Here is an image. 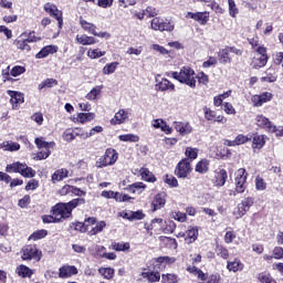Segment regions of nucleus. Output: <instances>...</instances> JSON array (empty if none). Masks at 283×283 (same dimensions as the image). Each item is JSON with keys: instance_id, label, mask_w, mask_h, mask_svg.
<instances>
[{"instance_id": "f257e3e1", "label": "nucleus", "mask_w": 283, "mask_h": 283, "mask_svg": "<svg viewBox=\"0 0 283 283\" xmlns=\"http://www.w3.org/2000/svg\"><path fill=\"white\" fill-rule=\"evenodd\" d=\"M80 205H85V199L77 198L73 199L66 203H56L52 207L51 213L55 217L56 222H62L72 217V211L76 209Z\"/></svg>"}, {"instance_id": "f03ea898", "label": "nucleus", "mask_w": 283, "mask_h": 283, "mask_svg": "<svg viewBox=\"0 0 283 283\" xmlns=\"http://www.w3.org/2000/svg\"><path fill=\"white\" fill-rule=\"evenodd\" d=\"M171 76L176 81H179V83H184L185 85H188V87L196 90V71L191 67L184 66L180 72H171Z\"/></svg>"}, {"instance_id": "7ed1b4c3", "label": "nucleus", "mask_w": 283, "mask_h": 283, "mask_svg": "<svg viewBox=\"0 0 283 283\" xmlns=\"http://www.w3.org/2000/svg\"><path fill=\"white\" fill-rule=\"evenodd\" d=\"M38 149H44L39 151L35 157L34 160H45L48 158H50V155L52 154V150L54 148V142H45V139L43 137H36L34 140Z\"/></svg>"}, {"instance_id": "20e7f679", "label": "nucleus", "mask_w": 283, "mask_h": 283, "mask_svg": "<svg viewBox=\"0 0 283 283\" xmlns=\"http://www.w3.org/2000/svg\"><path fill=\"white\" fill-rule=\"evenodd\" d=\"M6 171H8V174H20L24 178H34V176H36V171L32 169V167L19 161L7 165Z\"/></svg>"}, {"instance_id": "39448f33", "label": "nucleus", "mask_w": 283, "mask_h": 283, "mask_svg": "<svg viewBox=\"0 0 283 283\" xmlns=\"http://www.w3.org/2000/svg\"><path fill=\"white\" fill-rule=\"evenodd\" d=\"M21 258L24 261L34 260L35 262H41L43 258V252L36 248V245H25L21 250Z\"/></svg>"}, {"instance_id": "423d86ee", "label": "nucleus", "mask_w": 283, "mask_h": 283, "mask_svg": "<svg viewBox=\"0 0 283 283\" xmlns=\"http://www.w3.org/2000/svg\"><path fill=\"white\" fill-rule=\"evenodd\" d=\"M248 177H249V174L247 172V169L240 168L237 170L235 178H234L237 193H244V191L247 190Z\"/></svg>"}, {"instance_id": "0eeeda50", "label": "nucleus", "mask_w": 283, "mask_h": 283, "mask_svg": "<svg viewBox=\"0 0 283 283\" xmlns=\"http://www.w3.org/2000/svg\"><path fill=\"white\" fill-rule=\"evenodd\" d=\"M191 161L189 159H181L175 169V176L177 178H187L191 174Z\"/></svg>"}, {"instance_id": "6e6552de", "label": "nucleus", "mask_w": 283, "mask_h": 283, "mask_svg": "<svg viewBox=\"0 0 283 283\" xmlns=\"http://www.w3.org/2000/svg\"><path fill=\"white\" fill-rule=\"evenodd\" d=\"M150 25L151 30H158L159 32H172L174 30L171 22L160 18H154Z\"/></svg>"}, {"instance_id": "1a4fd4ad", "label": "nucleus", "mask_w": 283, "mask_h": 283, "mask_svg": "<svg viewBox=\"0 0 283 283\" xmlns=\"http://www.w3.org/2000/svg\"><path fill=\"white\" fill-rule=\"evenodd\" d=\"M8 96H10V103L12 109H19V106L24 103L23 93L17 91H7Z\"/></svg>"}, {"instance_id": "9d476101", "label": "nucleus", "mask_w": 283, "mask_h": 283, "mask_svg": "<svg viewBox=\"0 0 283 283\" xmlns=\"http://www.w3.org/2000/svg\"><path fill=\"white\" fill-rule=\"evenodd\" d=\"M228 178H229V174L227 172V170L218 169L214 171V178L212 182L214 187H224Z\"/></svg>"}, {"instance_id": "9b49d317", "label": "nucleus", "mask_w": 283, "mask_h": 283, "mask_svg": "<svg viewBox=\"0 0 283 283\" xmlns=\"http://www.w3.org/2000/svg\"><path fill=\"white\" fill-rule=\"evenodd\" d=\"M256 125L259 127H263V129H268V132H271L272 134L277 132V127L269 120L264 115H258L256 116Z\"/></svg>"}, {"instance_id": "f8f14e48", "label": "nucleus", "mask_w": 283, "mask_h": 283, "mask_svg": "<svg viewBox=\"0 0 283 283\" xmlns=\"http://www.w3.org/2000/svg\"><path fill=\"white\" fill-rule=\"evenodd\" d=\"M175 129L180 136H187L193 132V127L189 122H175Z\"/></svg>"}, {"instance_id": "ddd939ff", "label": "nucleus", "mask_w": 283, "mask_h": 283, "mask_svg": "<svg viewBox=\"0 0 283 283\" xmlns=\"http://www.w3.org/2000/svg\"><path fill=\"white\" fill-rule=\"evenodd\" d=\"M165 205H167V195L165 192L156 195L153 200V211H158V209H163Z\"/></svg>"}, {"instance_id": "4468645a", "label": "nucleus", "mask_w": 283, "mask_h": 283, "mask_svg": "<svg viewBox=\"0 0 283 283\" xmlns=\"http://www.w3.org/2000/svg\"><path fill=\"white\" fill-rule=\"evenodd\" d=\"M127 118H129V113H127L125 109H119L111 119V125H123Z\"/></svg>"}, {"instance_id": "2eb2a0df", "label": "nucleus", "mask_w": 283, "mask_h": 283, "mask_svg": "<svg viewBox=\"0 0 283 283\" xmlns=\"http://www.w3.org/2000/svg\"><path fill=\"white\" fill-rule=\"evenodd\" d=\"M78 273V270L74 265H64L60 268L59 277L65 279V277H72V275H76Z\"/></svg>"}, {"instance_id": "dca6fc26", "label": "nucleus", "mask_w": 283, "mask_h": 283, "mask_svg": "<svg viewBox=\"0 0 283 283\" xmlns=\"http://www.w3.org/2000/svg\"><path fill=\"white\" fill-rule=\"evenodd\" d=\"M59 52V46L56 45H46L39 53H36V59H45L50 56V54H56Z\"/></svg>"}, {"instance_id": "f3484780", "label": "nucleus", "mask_w": 283, "mask_h": 283, "mask_svg": "<svg viewBox=\"0 0 283 283\" xmlns=\"http://www.w3.org/2000/svg\"><path fill=\"white\" fill-rule=\"evenodd\" d=\"M266 145V135L254 134L252 137V149H262Z\"/></svg>"}, {"instance_id": "a211bd4d", "label": "nucleus", "mask_w": 283, "mask_h": 283, "mask_svg": "<svg viewBox=\"0 0 283 283\" xmlns=\"http://www.w3.org/2000/svg\"><path fill=\"white\" fill-rule=\"evenodd\" d=\"M227 269L232 273H238L239 271H244V263L240 259H234L227 262Z\"/></svg>"}, {"instance_id": "6ab92c4d", "label": "nucleus", "mask_w": 283, "mask_h": 283, "mask_svg": "<svg viewBox=\"0 0 283 283\" xmlns=\"http://www.w3.org/2000/svg\"><path fill=\"white\" fill-rule=\"evenodd\" d=\"M0 149L3 151H19L21 145L17 142L4 140L0 144Z\"/></svg>"}, {"instance_id": "aec40b11", "label": "nucleus", "mask_w": 283, "mask_h": 283, "mask_svg": "<svg viewBox=\"0 0 283 283\" xmlns=\"http://www.w3.org/2000/svg\"><path fill=\"white\" fill-rule=\"evenodd\" d=\"M104 157L106 159V163H108L109 166L115 165L116 160H118V153L114 148H107Z\"/></svg>"}, {"instance_id": "412c9836", "label": "nucleus", "mask_w": 283, "mask_h": 283, "mask_svg": "<svg viewBox=\"0 0 283 283\" xmlns=\"http://www.w3.org/2000/svg\"><path fill=\"white\" fill-rule=\"evenodd\" d=\"M69 174L70 171H67V169L64 168L56 170L51 177L53 185H56V182H61V180H65Z\"/></svg>"}, {"instance_id": "4be33fe9", "label": "nucleus", "mask_w": 283, "mask_h": 283, "mask_svg": "<svg viewBox=\"0 0 283 283\" xmlns=\"http://www.w3.org/2000/svg\"><path fill=\"white\" fill-rule=\"evenodd\" d=\"M15 273L20 277H32V275H34V270L30 269L28 265L21 264L15 269Z\"/></svg>"}, {"instance_id": "5701e85b", "label": "nucleus", "mask_w": 283, "mask_h": 283, "mask_svg": "<svg viewBox=\"0 0 283 283\" xmlns=\"http://www.w3.org/2000/svg\"><path fill=\"white\" fill-rule=\"evenodd\" d=\"M87 222H96V218L94 217H90L87 219L84 220V222H76V223H72L75 231H80L81 233H86L87 230Z\"/></svg>"}, {"instance_id": "b1692460", "label": "nucleus", "mask_w": 283, "mask_h": 283, "mask_svg": "<svg viewBox=\"0 0 283 283\" xmlns=\"http://www.w3.org/2000/svg\"><path fill=\"white\" fill-rule=\"evenodd\" d=\"M76 41L80 43V45H94L98 43L96 38L90 36V35H76Z\"/></svg>"}, {"instance_id": "393cba45", "label": "nucleus", "mask_w": 283, "mask_h": 283, "mask_svg": "<svg viewBox=\"0 0 283 283\" xmlns=\"http://www.w3.org/2000/svg\"><path fill=\"white\" fill-rule=\"evenodd\" d=\"M266 63H269V55H256L252 61V65L255 70L264 67Z\"/></svg>"}, {"instance_id": "a878e982", "label": "nucleus", "mask_w": 283, "mask_h": 283, "mask_svg": "<svg viewBox=\"0 0 283 283\" xmlns=\"http://www.w3.org/2000/svg\"><path fill=\"white\" fill-rule=\"evenodd\" d=\"M80 25L85 32H88V34H96V24L87 22V20H83V18H80Z\"/></svg>"}, {"instance_id": "bb28decb", "label": "nucleus", "mask_w": 283, "mask_h": 283, "mask_svg": "<svg viewBox=\"0 0 283 283\" xmlns=\"http://www.w3.org/2000/svg\"><path fill=\"white\" fill-rule=\"evenodd\" d=\"M229 54H231V52L229 51V46H227L226 49H221L218 52V59L220 63H222L223 65H227V63H231V56H229Z\"/></svg>"}, {"instance_id": "cd10ccee", "label": "nucleus", "mask_w": 283, "mask_h": 283, "mask_svg": "<svg viewBox=\"0 0 283 283\" xmlns=\"http://www.w3.org/2000/svg\"><path fill=\"white\" fill-rule=\"evenodd\" d=\"M44 12L50 14V17H54V19H55L56 14H61L63 11L59 10L56 4H54L52 2H46L44 4Z\"/></svg>"}, {"instance_id": "c85d7f7f", "label": "nucleus", "mask_w": 283, "mask_h": 283, "mask_svg": "<svg viewBox=\"0 0 283 283\" xmlns=\"http://www.w3.org/2000/svg\"><path fill=\"white\" fill-rule=\"evenodd\" d=\"M139 174L146 182H156V176L147 168H140Z\"/></svg>"}, {"instance_id": "c756f323", "label": "nucleus", "mask_w": 283, "mask_h": 283, "mask_svg": "<svg viewBox=\"0 0 283 283\" xmlns=\"http://www.w3.org/2000/svg\"><path fill=\"white\" fill-rule=\"evenodd\" d=\"M77 136H82L84 138V135L74 130V129H71V128H67L64 133H63V138L66 143H72V140H74Z\"/></svg>"}, {"instance_id": "7c9ffc66", "label": "nucleus", "mask_w": 283, "mask_h": 283, "mask_svg": "<svg viewBox=\"0 0 283 283\" xmlns=\"http://www.w3.org/2000/svg\"><path fill=\"white\" fill-rule=\"evenodd\" d=\"M96 118V115L94 113H78L76 117L77 123H91V120H94Z\"/></svg>"}, {"instance_id": "2f4dec72", "label": "nucleus", "mask_w": 283, "mask_h": 283, "mask_svg": "<svg viewBox=\"0 0 283 283\" xmlns=\"http://www.w3.org/2000/svg\"><path fill=\"white\" fill-rule=\"evenodd\" d=\"M142 277L148 282H160V272H142Z\"/></svg>"}, {"instance_id": "473e14b6", "label": "nucleus", "mask_w": 283, "mask_h": 283, "mask_svg": "<svg viewBox=\"0 0 283 283\" xmlns=\"http://www.w3.org/2000/svg\"><path fill=\"white\" fill-rule=\"evenodd\" d=\"M193 21H198L201 25H207L209 21V12H197L192 15Z\"/></svg>"}, {"instance_id": "72a5a7b5", "label": "nucleus", "mask_w": 283, "mask_h": 283, "mask_svg": "<svg viewBox=\"0 0 283 283\" xmlns=\"http://www.w3.org/2000/svg\"><path fill=\"white\" fill-rule=\"evenodd\" d=\"M195 171H197V174H207V171H209V160L208 159H201L196 165Z\"/></svg>"}, {"instance_id": "f704fd0d", "label": "nucleus", "mask_w": 283, "mask_h": 283, "mask_svg": "<svg viewBox=\"0 0 283 283\" xmlns=\"http://www.w3.org/2000/svg\"><path fill=\"white\" fill-rule=\"evenodd\" d=\"M256 280H259L260 283H277L273 276H271L268 272H261L256 275Z\"/></svg>"}, {"instance_id": "c9c22d12", "label": "nucleus", "mask_w": 283, "mask_h": 283, "mask_svg": "<svg viewBox=\"0 0 283 283\" xmlns=\"http://www.w3.org/2000/svg\"><path fill=\"white\" fill-rule=\"evenodd\" d=\"M103 92V85L95 86L90 93L86 94L87 101H96Z\"/></svg>"}, {"instance_id": "e433bc0d", "label": "nucleus", "mask_w": 283, "mask_h": 283, "mask_svg": "<svg viewBox=\"0 0 283 283\" xmlns=\"http://www.w3.org/2000/svg\"><path fill=\"white\" fill-rule=\"evenodd\" d=\"M155 262H157L159 264V266H161V269H165V266H167V264H174L176 262V258L159 256V258L155 259Z\"/></svg>"}, {"instance_id": "4c0bfd02", "label": "nucleus", "mask_w": 283, "mask_h": 283, "mask_svg": "<svg viewBox=\"0 0 283 283\" xmlns=\"http://www.w3.org/2000/svg\"><path fill=\"white\" fill-rule=\"evenodd\" d=\"M157 87L160 92H167V90H175V85L169 82L167 78H163L158 84Z\"/></svg>"}, {"instance_id": "58836bf2", "label": "nucleus", "mask_w": 283, "mask_h": 283, "mask_svg": "<svg viewBox=\"0 0 283 283\" xmlns=\"http://www.w3.org/2000/svg\"><path fill=\"white\" fill-rule=\"evenodd\" d=\"M118 138L122 143H138L140 140V137L134 134L119 135Z\"/></svg>"}, {"instance_id": "ea45409f", "label": "nucleus", "mask_w": 283, "mask_h": 283, "mask_svg": "<svg viewBox=\"0 0 283 283\" xmlns=\"http://www.w3.org/2000/svg\"><path fill=\"white\" fill-rule=\"evenodd\" d=\"M30 42L28 40H17L14 42V45L18 48V50H21L22 52H30V50H32L30 48Z\"/></svg>"}, {"instance_id": "a19ab883", "label": "nucleus", "mask_w": 283, "mask_h": 283, "mask_svg": "<svg viewBox=\"0 0 283 283\" xmlns=\"http://www.w3.org/2000/svg\"><path fill=\"white\" fill-rule=\"evenodd\" d=\"M146 189H147V185H145L144 182H135L130 185L128 188V190L132 193H136L137 191H139V193H143V191H145Z\"/></svg>"}, {"instance_id": "79ce46f5", "label": "nucleus", "mask_w": 283, "mask_h": 283, "mask_svg": "<svg viewBox=\"0 0 283 283\" xmlns=\"http://www.w3.org/2000/svg\"><path fill=\"white\" fill-rule=\"evenodd\" d=\"M198 148H192V147H187L185 151L186 159L190 160H196L198 158Z\"/></svg>"}, {"instance_id": "37998d69", "label": "nucleus", "mask_w": 283, "mask_h": 283, "mask_svg": "<svg viewBox=\"0 0 283 283\" xmlns=\"http://www.w3.org/2000/svg\"><path fill=\"white\" fill-rule=\"evenodd\" d=\"M99 275H103L104 280H112L114 277V269L112 268H99Z\"/></svg>"}, {"instance_id": "c03bdc74", "label": "nucleus", "mask_w": 283, "mask_h": 283, "mask_svg": "<svg viewBox=\"0 0 283 283\" xmlns=\"http://www.w3.org/2000/svg\"><path fill=\"white\" fill-rule=\"evenodd\" d=\"M186 237L187 240H189V242H196V240H198V228H189L186 231Z\"/></svg>"}, {"instance_id": "a18cd8bd", "label": "nucleus", "mask_w": 283, "mask_h": 283, "mask_svg": "<svg viewBox=\"0 0 283 283\" xmlns=\"http://www.w3.org/2000/svg\"><path fill=\"white\" fill-rule=\"evenodd\" d=\"M54 85H59V81L55 78H46L39 84V90H45V87H54Z\"/></svg>"}, {"instance_id": "49530a36", "label": "nucleus", "mask_w": 283, "mask_h": 283, "mask_svg": "<svg viewBox=\"0 0 283 283\" xmlns=\"http://www.w3.org/2000/svg\"><path fill=\"white\" fill-rule=\"evenodd\" d=\"M255 189L256 191H266V181L264 180V178L256 176L255 177Z\"/></svg>"}, {"instance_id": "de8ad7c7", "label": "nucleus", "mask_w": 283, "mask_h": 283, "mask_svg": "<svg viewBox=\"0 0 283 283\" xmlns=\"http://www.w3.org/2000/svg\"><path fill=\"white\" fill-rule=\"evenodd\" d=\"M106 52L101 51L99 49H90L87 51L88 59H101V56H105Z\"/></svg>"}, {"instance_id": "09e8293b", "label": "nucleus", "mask_w": 283, "mask_h": 283, "mask_svg": "<svg viewBox=\"0 0 283 283\" xmlns=\"http://www.w3.org/2000/svg\"><path fill=\"white\" fill-rule=\"evenodd\" d=\"M46 235L48 230H38L29 237V240H33V242H36V240H43V238H45Z\"/></svg>"}, {"instance_id": "8fccbe9b", "label": "nucleus", "mask_w": 283, "mask_h": 283, "mask_svg": "<svg viewBox=\"0 0 283 283\" xmlns=\"http://www.w3.org/2000/svg\"><path fill=\"white\" fill-rule=\"evenodd\" d=\"M111 249L113 251H129V243H118V242H113L111 244Z\"/></svg>"}, {"instance_id": "3c124183", "label": "nucleus", "mask_w": 283, "mask_h": 283, "mask_svg": "<svg viewBox=\"0 0 283 283\" xmlns=\"http://www.w3.org/2000/svg\"><path fill=\"white\" fill-rule=\"evenodd\" d=\"M106 226L107 224L105 221L97 222L95 227L91 228L90 235H96L97 233H101V231H103Z\"/></svg>"}, {"instance_id": "603ef678", "label": "nucleus", "mask_w": 283, "mask_h": 283, "mask_svg": "<svg viewBox=\"0 0 283 283\" xmlns=\"http://www.w3.org/2000/svg\"><path fill=\"white\" fill-rule=\"evenodd\" d=\"M203 116L206 120L213 122L216 119V111H212L211 108L205 106L203 107Z\"/></svg>"}, {"instance_id": "864d4df0", "label": "nucleus", "mask_w": 283, "mask_h": 283, "mask_svg": "<svg viewBox=\"0 0 283 283\" xmlns=\"http://www.w3.org/2000/svg\"><path fill=\"white\" fill-rule=\"evenodd\" d=\"M116 67H118V62H112L106 64L103 69L104 74H114L116 72Z\"/></svg>"}, {"instance_id": "5fc2aeb1", "label": "nucleus", "mask_w": 283, "mask_h": 283, "mask_svg": "<svg viewBox=\"0 0 283 283\" xmlns=\"http://www.w3.org/2000/svg\"><path fill=\"white\" fill-rule=\"evenodd\" d=\"M161 282H164V283H177L178 282V275H176V274H163L161 275Z\"/></svg>"}, {"instance_id": "6e6d98bb", "label": "nucleus", "mask_w": 283, "mask_h": 283, "mask_svg": "<svg viewBox=\"0 0 283 283\" xmlns=\"http://www.w3.org/2000/svg\"><path fill=\"white\" fill-rule=\"evenodd\" d=\"M11 76H21V74H25V67L21 65L13 66L10 71Z\"/></svg>"}, {"instance_id": "4d7b16f0", "label": "nucleus", "mask_w": 283, "mask_h": 283, "mask_svg": "<svg viewBox=\"0 0 283 283\" xmlns=\"http://www.w3.org/2000/svg\"><path fill=\"white\" fill-rule=\"evenodd\" d=\"M217 255H219L223 260H229V250L222 245H218L217 247Z\"/></svg>"}, {"instance_id": "13d9d810", "label": "nucleus", "mask_w": 283, "mask_h": 283, "mask_svg": "<svg viewBox=\"0 0 283 283\" xmlns=\"http://www.w3.org/2000/svg\"><path fill=\"white\" fill-rule=\"evenodd\" d=\"M251 142V137L247 136V135H238L235 138H234V143L235 145H245V143H249Z\"/></svg>"}, {"instance_id": "bf43d9fd", "label": "nucleus", "mask_w": 283, "mask_h": 283, "mask_svg": "<svg viewBox=\"0 0 283 283\" xmlns=\"http://www.w3.org/2000/svg\"><path fill=\"white\" fill-rule=\"evenodd\" d=\"M165 182L169 187H178V179L176 177H174V175H166Z\"/></svg>"}, {"instance_id": "052dcab7", "label": "nucleus", "mask_w": 283, "mask_h": 283, "mask_svg": "<svg viewBox=\"0 0 283 283\" xmlns=\"http://www.w3.org/2000/svg\"><path fill=\"white\" fill-rule=\"evenodd\" d=\"M223 112H226L228 115L235 116L237 112L235 108L233 107V104L226 102L223 103Z\"/></svg>"}, {"instance_id": "680f3d73", "label": "nucleus", "mask_w": 283, "mask_h": 283, "mask_svg": "<svg viewBox=\"0 0 283 283\" xmlns=\"http://www.w3.org/2000/svg\"><path fill=\"white\" fill-rule=\"evenodd\" d=\"M229 3V14L230 17L235 18L238 14V7H235V1L234 0H228Z\"/></svg>"}, {"instance_id": "e2e57ef3", "label": "nucleus", "mask_w": 283, "mask_h": 283, "mask_svg": "<svg viewBox=\"0 0 283 283\" xmlns=\"http://www.w3.org/2000/svg\"><path fill=\"white\" fill-rule=\"evenodd\" d=\"M25 191H34L35 189H39V180L36 179H31L27 186H25Z\"/></svg>"}, {"instance_id": "0e129e2a", "label": "nucleus", "mask_w": 283, "mask_h": 283, "mask_svg": "<svg viewBox=\"0 0 283 283\" xmlns=\"http://www.w3.org/2000/svg\"><path fill=\"white\" fill-rule=\"evenodd\" d=\"M95 253L93 254L95 258H105L106 249L103 245H95Z\"/></svg>"}, {"instance_id": "69168bd1", "label": "nucleus", "mask_w": 283, "mask_h": 283, "mask_svg": "<svg viewBox=\"0 0 283 283\" xmlns=\"http://www.w3.org/2000/svg\"><path fill=\"white\" fill-rule=\"evenodd\" d=\"M145 218V213L143 211H130V222H134V220H143Z\"/></svg>"}, {"instance_id": "338daca9", "label": "nucleus", "mask_w": 283, "mask_h": 283, "mask_svg": "<svg viewBox=\"0 0 283 283\" xmlns=\"http://www.w3.org/2000/svg\"><path fill=\"white\" fill-rule=\"evenodd\" d=\"M247 211H249L242 203H239L237 211L233 213L237 216V218H242V216L247 214Z\"/></svg>"}, {"instance_id": "774afa93", "label": "nucleus", "mask_w": 283, "mask_h": 283, "mask_svg": "<svg viewBox=\"0 0 283 283\" xmlns=\"http://www.w3.org/2000/svg\"><path fill=\"white\" fill-rule=\"evenodd\" d=\"M273 258H275V260H282L283 258V249L282 247H275L273 250Z\"/></svg>"}]
</instances>
